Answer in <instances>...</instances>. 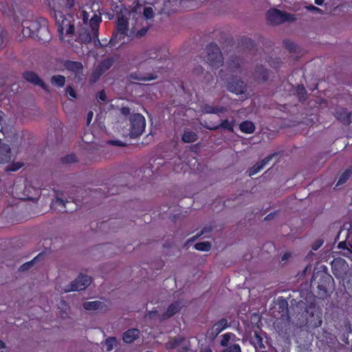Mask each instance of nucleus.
<instances>
[{
    "instance_id": "obj_50",
    "label": "nucleus",
    "mask_w": 352,
    "mask_h": 352,
    "mask_svg": "<svg viewBox=\"0 0 352 352\" xmlns=\"http://www.w3.org/2000/svg\"><path fill=\"white\" fill-rule=\"evenodd\" d=\"M5 36V32L3 30H0V49L3 45V37Z\"/></svg>"
},
{
    "instance_id": "obj_27",
    "label": "nucleus",
    "mask_w": 352,
    "mask_h": 352,
    "mask_svg": "<svg viewBox=\"0 0 352 352\" xmlns=\"http://www.w3.org/2000/svg\"><path fill=\"white\" fill-rule=\"evenodd\" d=\"M236 338V336L232 333H226L222 336L221 340V345L222 346H227L230 340H233Z\"/></svg>"
},
{
    "instance_id": "obj_11",
    "label": "nucleus",
    "mask_w": 352,
    "mask_h": 352,
    "mask_svg": "<svg viewBox=\"0 0 352 352\" xmlns=\"http://www.w3.org/2000/svg\"><path fill=\"white\" fill-rule=\"evenodd\" d=\"M82 306L87 311H106L108 309L105 302L100 300L85 302Z\"/></svg>"
},
{
    "instance_id": "obj_43",
    "label": "nucleus",
    "mask_w": 352,
    "mask_h": 352,
    "mask_svg": "<svg viewBox=\"0 0 352 352\" xmlns=\"http://www.w3.org/2000/svg\"><path fill=\"white\" fill-rule=\"evenodd\" d=\"M66 94L68 96L72 97L73 98H76V93L75 90L72 87H68L66 89Z\"/></svg>"
},
{
    "instance_id": "obj_4",
    "label": "nucleus",
    "mask_w": 352,
    "mask_h": 352,
    "mask_svg": "<svg viewBox=\"0 0 352 352\" xmlns=\"http://www.w3.org/2000/svg\"><path fill=\"white\" fill-rule=\"evenodd\" d=\"M131 127L130 135L132 138H136L142 135L146 126V120L144 117L140 113H135L130 118Z\"/></svg>"
},
{
    "instance_id": "obj_63",
    "label": "nucleus",
    "mask_w": 352,
    "mask_h": 352,
    "mask_svg": "<svg viewBox=\"0 0 352 352\" xmlns=\"http://www.w3.org/2000/svg\"><path fill=\"white\" fill-rule=\"evenodd\" d=\"M0 131L2 132L3 133H4L3 130L2 128L1 129Z\"/></svg>"
},
{
    "instance_id": "obj_9",
    "label": "nucleus",
    "mask_w": 352,
    "mask_h": 352,
    "mask_svg": "<svg viewBox=\"0 0 352 352\" xmlns=\"http://www.w3.org/2000/svg\"><path fill=\"white\" fill-rule=\"evenodd\" d=\"M101 22V18L100 16L94 14L89 20V25L91 30V34L94 37L95 45H100L103 47L104 45L102 44L98 38V27Z\"/></svg>"
},
{
    "instance_id": "obj_20",
    "label": "nucleus",
    "mask_w": 352,
    "mask_h": 352,
    "mask_svg": "<svg viewBox=\"0 0 352 352\" xmlns=\"http://www.w3.org/2000/svg\"><path fill=\"white\" fill-rule=\"evenodd\" d=\"M197 139V135L195 133L190 131L189 130H185L184 135L182 136V140L184 142L192 143L196 141Z\"/></svg>"
},
{
    "instance_id": "obj_48",
    "label": "nucleus",
    "mask_w": 352,
    "mask_h": 352,
    "mask_svg": "<svg viewBox=\"0 0 352 352\" xmlns=\"http://www.w3.org/2000/svg\"><path fill=\"white\" fill-rule=\"evenodd\" d=\"M32 262L33 261H30V262H28L25 264H23L21 268V270L24 271V270H26L28 269H29L30 267V266L32 265Z\"/></svg>"
},
{
    "instance_id": "obj_22",
    "label": "nucleus",
    "mask_w": 352,
    "mask_h": 352,
    "mask_svg": "<svg viewBox=\"0 0 352 352\" xmlns=\"http://www.w3.org/2000/svg\"><path fill=\"white\" fill-rule=\"evenodd\" d=\"M313 319L310 320V324L314 327H319L322 324V314L320 312H318L316 315L313 314Z\"/></svg>"
},
{
    "instance_id": "obj_64",
    "label": "nucleus",
    "mask_w": 352,
    "mask_h": 352,
    "mask_svg": "<svg viewBox=\"0 0 352 352\" xmlns=\"http://www.w3.org/2000/svg\"><path fill=\"white\" fill-rule=\"evenodd\" d=\"M204 230H202V232H201V234H204Z\"/></svg>"
},
{
    "instance_id": "obj_59",
    "label": "nucleus",
    "mask_w": 352,
    "mask_h": 352,
    "mask_svg": "<svg viewBox=\"0 0 352 352\" xmlns=\"http://www.w3.org/2000/svg\"><path fill=\"white\" fill-rule=\"evenodd\" d=\"M344 245H345V243H344L341 242V243H339L338 247H339L340 248H343V247H344Z\"/></svg>"
},
{
    "instance_id": "obj_2",
    "label": "nucleus",
    "mask_w": 352,
    "mask_h": 352,
    "mask_svg": "<svg viewBox=\"0 0 352 352\" xmlns=\"http://www.w3.org/2000/svg\"><path fill=\"white\" fill-rule=\"evenodd\" d=\"M128 21L123 16H119L117 24V32L112 36L109 41L108 45L110 47H116V44L120 42V45L124 43L125 36H131L133 31L129 33Z\"/></svg>"
},
{
    "instance_id": "obj_62",
    "label": "nucleus",
    "mask_w": 352,
    "mask_h": 352,
    "mask_svg": "<svg viewBox=\"0 0 352 352\" xmlns=\"http://www.w3.org/2000/svg\"><path fill=\"white\" fill-rule=\"evenodd\" d=\"M288 47L290 49V50H293V47L292 46H290V45H289Z\"/></svg>"
},
{
    "instance_id": "obj_46",
    "label": "nucleus",
    "mask_w": 352,
    "mask_h": 352,
    "mask_svg": "<svg viewBox=\"0 0 352 352\" xmlns=\"http://www.w3.org/2000/svg\"><path fill=\"white\" fill-rule=\"evenodd\" d=\"M98 100L104 102L106 100V93L104 90L100 91L97 96Z\"/></svg>"
},
{
    "instance_id": "obj_36",
    "label": "nucleus",
    "mask_w": 352,
    "mask_h": 352,
    "mask_svg": "<svg viewBox=\"0 0 352 352\" xmlns=\"http://www.w3.org/2000/svg\"><path fill=\"white\" fill-rule=\"evenodd\" d=\"M263 169L262 166H261L260 163L255 164L252 166L249 170V175L252 176L256 175L258 172H260Z\"/></svg>"
},
{
    "instance_id": "obj_7",
    "label": "nucleus",
    "mask_w": 352,
    "mask_h": 352,
    "mask_svg": "<svg viewBox=\"0 0 352 352\" xmlns=\"http://www.w3.org/2000/svg\"><path fill=\"white\" fill-rule=\"evenodd\" d=\"M91 283V278L87 275L80 274L70 284L65 286L63 290L67 293L74 291H81L87 288Z\"/></svg>"
},
{
    "instance_id": "obj_26",
    "label": "nucleus",
    "mask_w": 352,
    "mask_h": 352,
    "mask_svg": "<svg viewBox=\"0 0 352 352\" xmlns=\"http://www.w3.org/2000/svg\"><path fill=\"white\" fill-rule=\"evenodd\" d=\"M252 343L254 345L256 349H261L265 348L261 336H259L256 332L254 333V336L252 339Z\"/></svg>"
},
{
    "instance_id": "obj_52",
    "label": "nucleus",
    "mask_w": 352,
    "mask_h": 352,
    "mask_svg": "<svg viewBox=\"0 0 352 352\" xmlns=\"http://www.w3.org/2000/svg\"><path fill=\"white\" fill-rule=\"evenodd\" d=\"M121 112L123 115H128L130 113V109L127 107H123L121 109Z\"/></svg>"
},
{
    "instance_id": "obj_41",
    "label": "nucleus",
    "mask_w": 352,
    "mask_h": 352,
    "mask_svg": "<svg viewBox=\"0 0 352 352\" xmlns=\"http://www.w3.org/2000/svg\"><path fill=\"white\" fill-rule=\"evenodd\" d=\"M80 17L82 19L83 23L87 24L89 21V15L86 11L82 10L80 12Z\"/></svg>"
},
{
    "instance_id": "obj_55",
    "label": "nucleus",
    "mask_w": 352,
    "mask_h": 352,
    "mask_svg": "<svg viewBox=\"0 0 352 352\" xmlns=\"http://www.w3.org/2000/svg\"><path fill=\"white\" fill-rule=\"evenodd\" d=\"M200 352H212V350L210 349V348L206 346L201 348Z\"/></svg>"
},
{
    "instance_id": "obj_1",
    "label": "nucleus",
    "mask_w": 352,
    "mask_h": 352,
    "mask_svg": "<svg viewBox=\"0 0 352 352\" xmlns=\"http://www.w3.org/2000/svg\"><path fill=\"white\" fill-rule=\"evenodd\" d=\"M158 54L155 50H149L139 54L133 60L138 70L129 75L131 80L149 81L157 78L156 74Z\"/></svg>"
},
{
    "instance_id": "obj_23",
    "label": "nucleus",
    "mask_w": 352,
    "mask_h": 352,
    "mask_svg": "<svg viewBox=\"0 0 352 352\" xmlns=\"http://www.w3.org/2000/svg\"><path fill=\"white\" fill-rule=\"evenodd\" d=\"M78 40L83 43H88L91 41V34L87 30H82L78 35Z\"/></svg>"
},
{
    "instance_id": "obj_12",
    "label": "nucleus",
    "mask_w": 352,
    "mask_h": 352,
    "mask_svg": "<svg viewBox=\"0 0 352 352\" xmlns=\"http://www.w3.org/2000/svg\"><path fill=\"white\" fill-rule=\"evenodd\" d=\"M24 78L34 85H39L43 89L48 91L47 86L33 72H26L23 74Z\"/></svg>"
},
{
    "instance_id": "obj_53",
    "label": "nucleus",
    "mask_w": 352,
    "mask_h": 352,
    "mask_svg": "<svg viewBox=\"0 0 352 352\" xmlns=\"http://www.w3.org/2000/svg\"><path fill=\"white\" fill-rule=\"evenodd\" d=\"M111 143L116 146H124V144H122V142L120 140H113L111 141Z\"/></svg>"
},
{
    "instance_id": "obj_18",
    "label": "nucleus",
    "mask_w": 352,
    "mask_h": 352,
    "mask_svg": "<svg viewBox=\"0 0 352 352\" xmlns=\"http://www.w3.org/2000/svg\"><path fill=\"white\" fill-rule=\"evenodd\" d=\"M183 307V305L181 302L177 301L171 304L167 309L166 313L163 316L162 319H166L168 318L171 317L175 314H176L177 311H179L182 307Z\"/></svg>"
},
{
    "instance_id": "obj_47",
    "label": "nucleus",
    "mask_w": 352,
    "mask_h": 352,
    "mask_svg": "<svg viewBox=\"0 0 352 352\" xmlns=\"http://www.w3.org/2000/svg\"><path fill=\"white\" fill-rule=\"evenodd\" d=\"M227 111V109L223 107H214V114L222 113Z\"/></svg>"
},
{
    "instance_id": "obj_17",
    "label": "nucleus",
    "mask_w": 352,
    "mask_h": 352,
    "mask_svg": "<svg viewBox=\"0 0 352 352\" xmlns=\"http://www.w3.org/2000/svg\"><path fill=\"white\" fill-rule=\"evenodd\" d=\"M235 122L234 120H224L221 122V123L219 125H215L212 126H206V127L211 131L217 130L219 128H222L223 129H227L231 132L234 131V126Z\"/></svg>"
},
{
    "instance_id": "obj_30",
    "label": "nucleus",
    "mask_w": 352,
    "mask_h": 352,
    "mask_svg": "<svg viewBox=\"0 0 352 352\" xmlns=\"http://www.w3.org/2000/svg\"><path fill=\"white\" fill-rule=\"evenodd\" d=\"M211 248V244L208 241L199 242L195 245V248L199 251H208Z\"/></svg>"
},
{
    "instance_id": "obj_42",
    "label": "nucleus",
    "mask_w": 352,
    "mask_h": 352,
    "mask_svg": "<svg viewBox=\"0 0 352 352\" xmlns=\"http://www.w3.org/2000/svg\"><path fill=\"white\" fill-rule=\"evenodd\" d=\"M305 89L303 86L298 85L297 87V93L300 99H303L305 98Z\"/></svg>"
},
{
    "instance_id": "obj_40",
    "label": "nucleus",
    "mask_w": 352,
    "mask_h": 352,
    "mask_svg": "<svg viewBox=\"0 0 352 352\" xmlns=\"http://www.w3.org/2000/svg\"><path fill=\"white\" fill-rule=\"evenodd\" d=\"M182 338H175L173 340H171L168 343V348H175L179 344V343L182 342Z\"/></svg>"
},
{
    "instance_id": "obj_49",
    "label": "nucleus",
    "mask_w": 352,
    "mask_h": 352,
    "mask_svg": "<svg viewBox=\"0 0 352 352\" xmlns=\"http://www.w3.org/2000/svg\"><path fill=\"white\" fill-rule=\"evenodd\" d=\"M94 113L92 111H89L87 116V124H89L92 120Z\"/></svg>"
},
{
    "instance_id": "obj_28",
    "label": "nucleus",
    "mask_w": 352,
    "mask_h": 352,
    "mask_svg": "<svg viewBox=\"0 0 352 352\" xmlns=\"http://www.w3.org/2000/svg\"><path fill=\"white\" fill-rule=\"evenodd\" d=\"M345 263H346L345 261L342 260V259L335 260L332 263V270H333V274L336 276H340V273L338 272L336 266H340L341 267H344L345 266Z\"/></svg>"
},
{
    "instance_id": "obj_5",
    "label": "nucleus",
    "mask_w": 352,
    "mask_h": 352,
    "mask_svg": "<svg viewBox=\"0 0 352 352\" xmlns=\"http://www.w3.org/2000/svg\"><path fill=\"white\" fill-rule=\"evenodd\" d=\"M206 62L213 68L219 67L223 63V57L219 47L211 44L207 47Z\"/></svg>"
},
{
    "instance_id": "obj_14",
    "label": "nucleus",
    "mask_w": 352,
    "mask_h": 352,
    "mask_svg": "<svg viewBox=\"0 0 352 352\" xmlns=\"http://www.w3.org/2000/svg\"><path fill=\"white\" fill-rule=\"evenodd\" d=\"M336 118L344 125H349L351 123V113L344 108H339L335 113Z\"/></svg>"
},
{
    "instance_id": "obj_56",
    "label": "nucleus",
    "mask_w": 352,
    "mask_h": 352,
    "mask_svg": "<svg viewBox=\"0 0 352 352\" xmlns=\"http://www.w3.org/2000/svg\"><path fill=\"white\" fill-rule=\"evenodd\" d=\"M290 256V254L289 253H285L282 256V261H286L288 259V258Z\"/></svg>"
},
{
    "instance_id": "obj_51",
    "label": "nucleus",
    "mask_w": 352,
    "mask_h": 352,
    "mask_svg": "<svg viewBox=\"0 0 352 352\" xmlns=\"http://www.w3.org/2000/svg\"><path fill=\"white\" fill-rule=\"evenodd\" d=\"M66 203H68V201H65L61 198H56V201H55V204H60V205H62L63 206H65V204Z\"/></svg>"
},
{
    "instance_id": "obj_58",
    "label": "nucleus",
    "mask_w": 352,
    "mask_h": 352,
    "mask_svg": "<svg viewBox=\"0 0 352 352\" xmlns=\"http://www.w3.org/2000/svg\"><path fill=\"white\" fill-rule=\"evenodd\" d=\"M5 348V344L0 340V349H3Z\"/></svg>"
},
{
    "instance_id": "obj_33",
    "label": "nucleus",
    "mask_w": 352,
    "mask_h": 352,
    "mask_svg": "<svg viewBox=\"0 0 352 352\" xmlns=\"http://www.w3.org/2000/svg\"><path fill=\"white\" fill-rule=\"evenodd\" d=\"M111 65H112V60H104L97 67H98L99 69L102 70V72H103L104 73L107 70H108L111 67Z\"/></svg>"
},
{
    "instance_id": "obj_8",
    "label": "nucleus",
    "mask_w": 352,
    "mask_h": 352,
    "mask_svg": "<svg viewBox=\"0 0 352 352\" xmlns=\"http://www.w3.org/2000/svg\"><path fill=\"white\" fill-rule=\"evenodd\" d=\"M228 327V320L226 318H221L210 329L207 333L206 336L210 340H214L221 331H223Z\"/></svg>"
},
{
    "instance_id": "obj_24",
    "label": "nucleus",
    "mask_w": 352,
    "mask_h": 352,
    "mask_svg": "<svg viewBox=\"0 0 352 352\" xmlns=\"http://www.w3.org/2000/svg\"><path fill=\"white\" fill-rule=\"evenodd\" d=\"M51 82L58 87H63L65 82V78L62 75H55L52 77Z\"/></svg>"
},
{
    "instance_id": "obj_34",
    "label": "nucleus",
    "mask_w": 352,
    "mask_h": 352,
    "mask_svg": "<svg viewBox=\"0 0 352 352\" xmlns=\"http://www.w3.org/2000/svg\"><path fill=\"white\" fill-rule=\"evenodd\" d=\"M103 73L104 72L99 69V67H97L91 75V81L92 82H96Z\"/></svg>"
},
{
    "instance_id": "obj_35",
    "label": "nucleus",
    "mask_w": 352,
    "mask_h": 352,
    "mask_svg": "<svg viewBox=\"0 0 352 352\" xmlns=\"http://www.w3.org/2000/svg\"><path fill=\"white\" fill-rule=\"evenodd\" d=\"M223 352H241V349L238 344H234L224 349Z\"/></svg>"
},
{
    "instance_id": "obj_19",
    "label": "nucleus",
    "mask_w": 352,
    "mask_h": 352,
    "mask_svg": "<svg viewBox=\"0 0 352 352\" xmlns=\"http://www.w3.org/2000/svg\"><path fill=\"white\" fill-rule=\"evenodd\" d=\"M240 130L245 133H252L255 130V126L252 122L243 121L239 125Z\"/></svg>"
},
{
    "instance_id": "obj_29",
    "label": "nucleus",
    "mask_w": 352,
    "mask_h": 352,
    "mask_svg": "<svg viewBox=\"0 0 352 352\" xmlns=\"http://www.w3.org/2000/svg\"><path fill=\"white\" fill-rule=\"evenodd\" d=\"M351 175H352L351 169H347L346 170H345L340 177L336 186H339V185H341V184L345 183Z\"/></svg>"
},
{
    "instance_id": "obj_38",
    "label": "nucleus",
    "mask_w": 352,
    "mask_h": 352,
    "mask_svg": "<svg viewBox=\"0 0 352 352\" xmlns=\"http://www.w3.org/2000/svg\"><path fill=\"white\" fill-rule=\"evenodd\" d=\"M201 110L205 113H214V107L205 104L201 107Z\"/></svg>"
},
{
    "instance_id": "obj_45",
    "label": "nucleus",
    "mask_w": 352,
    "mask_h": 352,
    "mask_svg": "<svg viewBox=\"0 0 352 352\" xmlns=\"http://www.w3.org/2000/svg\"><path fill=\"white\" fill-rule=\"evenodd\" d=\"M306 8L307 10L309 11H311V12H314L315 13H322V10L320 9H319L318 8L314 6H306Z\"/></svg>"
},
{
    "instance_id": "obj_60",
    "label": "nucleus",
    "mask_w": 352,
    "mask_h": 352,
    "mask_svg": "<svg viewBox=\"0 0 352 352\" xmlns=\"http://www.w3.org/2000/svg\"><path fill=\"white\" fill-rule=\"evenodd\" d=\"M68 158H71V160L69 161L67 159V162H71V161H74V156H70V157H68Z\"/></svg>"
},
{
    "instance_id": "obj_10",
    "label": "nucleus",
    "mask_w": 352,
    "mask_h": 352,
    "mask_svg": "<svg viewBox=\"0 0 352 352\" xmlns=\"http://www.w3.org/2000/svg\"><path fill=\"white\" fill-rule=\"evenodd\" d=\"M65 67L67 70L75 74V78L78 80L82 79L83 66L81 63L76 61H67L65 63Z\"/></svg>"
},
{
    "instance_id": "obj_21",
    "label": "nucleus",
    "mask_w": 352,
    "mask_h": 352,
    "mask_svg": "<svg viewBox=\"0 0 352 352\" xmlns=\"http://www.w3.org/2000/svg\"><path fill=\"white\" fill-rule=\"evenodd\" d=\"M45 33L46 34L48 33L47 28L46 26V21L45 19H42V25H41L40 28L38 29H37L36 36L39 37V38H41L42 40L46 41L48 38L47 36L42 38L43 34Z\"/></svg>"
},
{
    "instance_id": "obj_31",
    "label": "nucleus",
    "mask_w": 352,
    "mask_h": 352,
    "mask_svg": "<svg viewBox=\"0 0 352 352\" xmlns=\"http://www.w3.org/2000/svg\"><path fill=\"white\" fill-rule=\"evenodd\" d=\"M255 78L258 80H265L268 78V72L267 70L261 67L256 72Z\"/></svg>"
},
{
    "instance_id": "obj_25",
    "label": "nucleus",
    "mask_w": 352,
    "mask_h": 352,
    "mask_svg": "<svg viewBox=\"0 0 352 352\" xmlns=\"http://www.w3.org/2000/svg\"><path fill=\"white\" fill-rule=\"evenodd\" d=\"M38 24L37 23H32L30 26H25L23 25L22 32L24 36H34V32L32 30L33 29H35L37 27Z\"/></svg>"
},
{
    "instance_id": "obj_54",
    "label": "nucleus",
    "mask_w": 352,
    "mask_h": 352,
    "mask_svg": "<svg viewBox=\"0 0 352 352\" xmlns=\"http://www.w3.org/2000/svg\"><path fill=\"white\" fill-rule=\"evenodd\" d=\"M322 244V242H319L318 243L314 244L312 246L313 250H317Z\"/></svg>"
},
{
    "instance_id": "obj_61",
    "label": "nucleus",
    "mask_w": 352,
    "mask_h": 352,
    "mask_svg": "<svg viewBox=\"0 0 352 352\" xmlns=\"http://www.w3.org/2000/svg\"><path fill=\"white\" fill-rule=\"evenodd\" d=\"M153 311H151V312L149 313V317H150V318H152V317H153Z\"/></svg>"
},
{
    "instance_id": "obj_44",
    "label": "nucleus",
    "mask_w": 352,
    "mask_h": 352,
    "mask_svg": "<svg viewBox=\"0 0 352 352\" xmlns=\"http://www.w3.org/2000/svg\"><path fill=\"white\" fill-rule=\"evenodd\" d=\"M276 154H272L271 155L267 156L264 160H262V162L260 163L261 166H262V168H263L268 162L272 160V158L275 156Z\"/></svg>"
},
{
    "instance_id": "obj_6",
    "label": "nucleus",
    "mask_w": 352,
    "mask_h": 352,
    "mask_svg": "<svg viewBox=\"0 0 352 352\" xmlns=\"http://www.w3.org/2000/svg\"><path fill=\"white\" fill-rule=\"evenodd\" d=\"M268 21L273 25L280 24L285 21H293L296 19L295 15L281 12L277 9H272L267 12Z\"/></svg>"
},
{
    "instance_id": "obj_37",
    "label": "nucleus",
    "mask_w": 352,
    "mask_h": 352,
    "mask_svg": "<svg viewBox=\"0 0 352 352\" xmlns=\"http://www.w3.org/2000/svg\"><path fill=\"white\" fill-rule=\"evenodd\" d=\"M22 166V164L17 162L15 164H13L12 165H9L6 167V170L7 171H16L19 170Z\"/></svg>"
},
{
    "instance_id": "obj_32",
    "label": "nucleus",
    "mask_w": 352,
    "mask_h": 352,
    "mask_svg": "<svg viewBox=\"0 0 352 352\" xmlns=\"http://www.w3.org/2000/svg\"><path fill=\"white\" fill-rule=\"evenodd\" d=\"M117 340L113 337H110L107 338L105 341V346L107 348V351H111L113 347L116 345Z\"/></svg>"
},
{
    "instance_id": "obj_3",
    "label": "nucleus",
    "mask_w": 352,
    "mask_h": 352,
    "mask_svg": "<svg viewBox=\"0 0 352 352\" xmlns=\"http://www.w3.org/2000/svg\"><path fill=\"white\" fill-rule=\"evenodd\" d=\"M58 31L60 34V39H63V36L72 34L74 30V24L71 16H64L61 13L56 15Z\"/></svg>"
},
{
    "instance_id": "obj_16",
    "label": "nucleus",
    "mask_w": 352,
    "mask_h": 352,
    "mask_svg": "<svg viewBox=\"0 0 352 352\" xmlns=\"http://www.w3.org/2000/svg\"><path fill=\"white\" fill-rule=\"evenodd\" d=\"M140 336V331L138 329H131L124 333L122 339L126 343H131Z\"/></svg>"
},
{
    "instance_id": "obj_57",
    "label": "nucleus",
    "mask_w": 352,
    "mask_h": 352,
    "mask_svg": "<svg viewBox=\"0 0 352 352\" xmlns=\"http://www.w3.org/2000/svg\"><path fill=\"white\" fill-rule=\"evenodd\" d=\"M324 2V0H315V3L317 5L321 6Z\"/></svg>"
},
{
    "instance_id": "obj_15",
    "label": "nucleus",
    "mask_w": 352,
    "mask_h": 352,
    "mask_svg": "<svg viewBox=\"0 0 352 352\" xmlns=\"http://www.w3.org/2000/svg\"><path fill=\"white\" fill-rule=\"evenodd\" d=\"M11 160V150L8 144H0V163H6Z\"/></svg>"
},
{
    "instance_id": "obj_39",
    "label": "nucleus",
    "mask_w": 352,
    "mask_h": 352,
    "mask_svg": "<svg viewBox=\"0 0 352 352\" xmlns=\"http://www.w3.org/2000/svg\"><path fill=\"white\" fill-rule=\"evenodd\" d=\"M144 16L146 19H151L153 16V11L152 8L146 7L144 9Z\"/></svg>"
},
{
    "instance_id": "obj_13",
    "label": "nucleus",
    "mask_w": 352,
    "mask_h": 352,
    "mask_svg": "<svg viewBox=\"0 0 352 352\" xmlns=\"http://www.w3.org/2000/svg\"><path fill=\"white\" fill-rule=\"evenodd\" d=\"M228 89L236 94H241L245 91L246 87L245 82L241 80H233L228 83Z\"/></svg>"
}]
</instances>
